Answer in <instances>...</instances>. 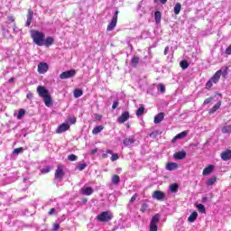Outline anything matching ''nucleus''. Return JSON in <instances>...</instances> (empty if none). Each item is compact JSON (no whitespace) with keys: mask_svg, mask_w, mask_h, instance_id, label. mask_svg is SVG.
Returning <instances> with one entry per match:
<instances>
[{"mask_svg":"<svg viewBox=\"0 0 231 231\" xmlns=\"http://www.w3.org/2000/svg\"><path fill=\"white\" fill-rule=\"evenodd\" d=\"M212 84H214V82L209 79V80L206 83V89H210V88H212Z\"/></svg>","mask_w":231,"mask_h":231,"instance_id":"nucleus-46","label":"nucleus"},{"mask_svg":"<svg viewBox=\"0 0 231 231\" xmlns=\"http://www.w3.org/2000/svg\"><path fill=\"white\" fill-rule=\"evenodd\" d=\"M59 228H60V225H59V224H54V225H53V230H54V231L59 230Z\"/></svg>","mask_w":231,"mask_h":231,"instance_id":"nucleus-53","label":"nucleus"},{"mask_svg":"<svg viewBox=\"0 0 231 231\" xmlns=\"http://www.w3.org/2000/svg\"><path fill=\"white\" fill-rule=\"evenodd\" d=\"M130 115L127 111L123 112L122 115L117 118V122L119 124H124L125 122H127V120L130 118Z\"/></svg>","mask_w":231,"mask_h":231,"instance_id":"nucleus-9","label":"nucleus"},{"mask_svg":"<svg viewBox=\"0 0 231 231\" xmlns=\"http://www.w3.org/2000/svg\"><path fill=\"white\" fill-rule=\"evenodd\" d=\"M102 158H107V152L102 154Z\"/></svg>","mask_w":231,"mask_h":231,"instance_id":"nucleus-61","label":"nucleus"},{"mask_svg":"<svg viewBox=\"0 0 231 231\" xmlns=\"http://www.w3.org/2000/svg\"><path fill=\"white\" fill-rule=\"evenodd\" d=\"M91 154H97V149L92 150Z\"/></svg>","mask_w":231,"mask_h":231,"instance_id":"nucleus-62","label":"nucleus"},{"mask_svg":"<svg viewBox=\"0 0 231 231\" xmlns=\"http://www.w3.org/2000/svg\"><path fill=\"white\" fill-rule=\"evenodd\" d=\"M208 199L207 198V197H203L202 198V201H203V203H205V201H207Z\"/></svg>","mask_w":231,"mask_h":231,"instance_id":"nucleus-60","label":"nucleus"},{"mask_svg":"<svg viewBox=\"0 0 231 231\" xmlns=\"http://www.w3.org/2000/svg\"><path fill=\"white\" fill-rule=\"evenodd\" d=\"M220 157L223 162H228V160H231V150H226L222 152Z\"/></svg>","mask_w":231,"mask_h":231,"instance_id":"nucleus-10","label":"nucleus"},{"mask_svg":"<svg viewBox=\"0 0 231 231\" xmlns=\"http://www.w3.org/2000/svg\"><path fill=\"white\" fill-rule=\"evenodd\" d=\"M214 100V97H208L207 99L204 100V106H207V104H210Z\"/></svg>","mask_w":231,"mask_h":231,"instance_id":"nucleus-47","label":"nucleus"},{"mask_svg":"<svg viewBox=\"0 0 231 231\" xmlns=\"http://www.w3.org/2000/svg\"><path fill=\"white\" fill-rule=\"evenodd\" d=\"M226 55H231V44L226 49Z\"/></svg>","mask_w":231,"mask_h":231,"instance_id":"nucleus-51","label":"nucleus"},{"mask_svg":"<svg viewBox=\"0 0 231 231\" xmlns=\"http://www.w3.org/2000/svg\"><path fill=\"white\" fill-rule=\"evenodd\" d=\"M154 19L157 24H160V23H162V13L160 11L155 12Z\"/></svg>","mask_w":231,"mask_h":231,"instance_id":"nucleus-24","label":"nucleus"},{"mask_svg":"<svg viewBox=\"0 0 231 231\" xmlns=\"http://www.w3.org/2000/svg\"><path fill=\"white\" fill-rule=\"evenodd\" d=\"M166 169H167V171H176V169H178V163H176V162H169L166 165Z\"/></svg>","mask_w":231,"mask_h":231,"instance_id":"nucleus-20","label":"nucleus"},{"mask_svg":"<svg viewBox=\"0 0 231 231\" xmlns=\"http://www.w3.org/2000/svg\"><path fill=\"white\" fill-rule=\"evenodd\" d=\"M97 219L101 223H107V221H111V219H113V214L108 211H104L97 216Z\"/></svg>","mask_w":231,"mask_h":231,"instance_id":"nucleus-2","label":"nucleus"},{"mask_svg":"<svg viewBox=\"0 0 231 231\" xmlns=\"http://www.w3.org/2000/svg\"><path fill=\"white\" fill-rule=\"evenodd\" d=\"M49 69L48 63L46 62H41L38 64V73L41 75H44Z\"/></svg>","mask_w":231,"mask_h":231,"instance_id":"nucleus-7","label":"nucleus"},{"mask_svg":"<svg viewBox=\"0 0 231 231\" xmlns=\"http://www.w3.org/2000/svg\"><path fill=\"white\" fill-rule=\"evenodd\" d=\"M167 53H169V46H167V47L164 49V55H167Z\"/></svg>","mask_w":231,"mask_h":231,"instance_id":"nucleus-58","label":"nucleus"},{"mask_svg":"<svg viewBox=\"0 0 231 231\" xmlns=\"http://www.w3.org/2000/svg\"><path fill=\"white\" fill-rule=\"evenodd\" d=\"M107 154H112L111 160L112 162H116L118 160V153H113L111 150L106 151Z\"/></svg>","mask_w":231,"mask_h":231,"instance_id":"nucleus-32","label":"nucleus"},{"mask_svg":"<svg viewBox=\"0 0 231 231\" xmlns=\"http://www.w3.org/2000/svg\"><path fill=\"white\" fill-rule=\"evenodd\" d=\"M54 40L53 37L49 36L46 39H43V46H46L47 48L51 46V44H53Z\"/></svg>","mask_w":231,"mask_h":231,"instance_id":"nucleus-17","label":"nucleus"},{"mask_svg":"<svg viewBox=\"0 0 231 231\" xmlns=\"http://www.w3.org/2000/svg\"><path fill=\"white\" fill-rule=\"evenodd\" d=\"M7 19H8V21H11V23H14V21H15L14 19V16H8Z\"/></svg>","mask_w":231,"mask_h":231,"instance_id":"nucleus-57","label":"nucleus"},{"mask_svg":"<svg viewBox=\"0 0 231 231\" xmlns=\"http://www.w3.org/2000/svg\"><path fill=\"white\" fill-rule=\"evenodd\" d=\"M100 118H102V116H97V120H100Z\"/></svg>","mask_w":231,"mask_h":231,"instance_id":"nucleus-64","label":"nucleus"},{"mask_svg":"<svg viewBox=\"0 0 231 231\" xmlns=\"http://www.w3.org/2000/svg\"><path fill=\"white\" fill-rule=\"evenodd\" d=\"M27 98H28L29 100H32V98H33V94L28 93V94H27Z\"/></svg>","mask_w":231,"mask_h":231,"instance_id":"nucleus-56","label":"nucleus"},{"mask_svg":"<svg viewBox=\"0 0 231 231\" xmlns=\"http://www.w3.org/2000/svg\"><path fill=\"white\" fill-rule=\"evenodd\" d=\"M144 111H145V107H143V106L139 107L136 111V116H142V115H143Z\"/></svg>","mask_w":231,"mask_h":231,"instance_id":"nucleus-38","label":"nucleus"},{"mask_svg":"<svg viewBox=\"0 0 231 231\" xmlns=\"http://www.w3.org/2000/svg\"><path fill=\"white\" fill-rule=\"evenodd\" d=\"M219 79H221V70H217L210 80L213 82V84H217V82H219Z\"/></svg>","mask_w":231,"mask_h":231,"instance_id":"nucleus-15","label":"nucleus"},{"mask_svg":"<svg viewBox=\"0 0 231 231\" xmlns=\"http://www.w3.org/2000/svg\"><path fill=\"white\" fill-rule=\"evenodd\" d=\"M228 69L226 68L223 71H221V75H223L224 77L227 75Z\"/></svg>","mask_w":231,"mask_h":231,"instance_id":"nucleus-55","label":"nucleus"},{"mask_svg":"<svg viewBox=\"0 0 231 231\" xmlns=\"http://www.w3.org/2000/svg\"><path fill=\"white\" fill-rule=\"evenodd\" d=\"M178 189H180V186L177 183L170 185V190L172 193L178 192Z\"/></svg>","mask_w":231,"mask_h":231,"instance_id":"nucleus-30","label":"nucleus"},{"mask_svg":"<svg viewBox=\"0 0 231 231\" xmlns=\"http://www.w3.org/2000/svg\"><path fill=\"white\" fill-rule=\"evenodd\" d=\"M116 107H118V101H114L113 105H112V109H116Z\"/></svg>","mask_w":231,"mask_h":231,"instance_id":"nucleus-52","label":"nucleus"},{"mask_svg":"<svg viewBox=\"0 0 231 231\" xmlns=\"http://www.w3.org/2000/svg\"><path fill=\"white\" fill-rule=\"evenodd\" d=\"M9 82H14V78H11V79H9Z\"/></svg>","mask_w":231,"mask_h":231,"instance_id":"nucleus-63","label":"nucleus"},{"mask_svg":"<svg viewBox=\"0 0 231 231\" xmlns=\"http://www.w3.org/2000/svg\"><path fill=\"white\" fill-rule=\"evenodd\" d=\"M222 133L226 134L227 133H231V125H226L222 128Z\"/></svg>","mask_w":231,"mask_h":231,"instance_id":"nucleus-39","label":"nucleus"},{"mask_svg":"<svg viewBox=\"0 0 231 231\" xmlns=\"http://www.w3.org/2000/svg\"><path fill=\"white\" fill-rule=\"evenodd\" d=\"M158 89L161 91V93H165V85L159 84L158 85Z\"/></svg>","mask_w":231,"mask_h":231,"instance_id":"nucleus-45","label":"nucleus"},{"mask_svg":"<svg viewBox=\"0 0 231 231\" xmlns=\"http://www.w3.org/2000/svg\"><path fill=\"white\" fill-rule=\"evenodd\" d=\"M150 231H158V224H150Z\"/></svg>","mask_w":231,"mask_h":231,"instance_id":"nucleus-43","label":"nucleus"},{"mask_svg":"<svg viewBox=\"0 0 231 231\" xmlns=\"http://www.w3.org/2000/svg\"><path fill=\"white\" fill-rule=\"evenodd\" d=\"M163 118H165V114L164 113H159L158 115H156L154 116V124H160L161 122H162Z\"/></svg>","mask_w":231,"mask_h":231,"instance_id":"nucleus-16","label":"nucleus"},{"mask_svg":"<svg viewBox=\"0 0 231 231\" xmlns=\"http://www.w3.org/2000/svg\"><path fill=\"white\" fill-rule=\"evenodd\" d=\"M180 12H181V4L177 3L174 6V14L175 15H180Z\"/></svg>","mask_w":231,"mask_h":231,"instance_id":"nucleus-28","label":"nucleus"},{"mask_svg":"<svg viewBox=\"0 0 231 231\" xmlns=\"http://www.w3.org/2000/svg\"><path fill=\"white\" fill-rule=\"evenodd\" d=\"M152 198L153 199H157L158 201H162V199H165V193H163V191L155 190L153 191Z\"/></svg>","mask_w":231,"mask_h":231,"instance_id":"nucleus-8","label":"nucleus"},{"mask_svg":"<svg viewBox=\"0 0 231 231\" xmlns=\"http://www.w3.org/2000/svg\"><path fill=\"white\" fill-rule=\"evenodd\" d=\"M216 181H217V179L216 177H212V178L208 179L206 183H207L208 187H212V185H214V183H216Z\"/></svg>","mask_w":231,"mask_h":231,"instance_id":"nucleus-31","label":"nucleus"},{"mask_svg":"<svg viewBox=\"0 0 231 231\" xmlns=\"http://www.w3.org/2000/svg\"><path fill=\"white\" fill-rule=\"evenodd\" d=\"M53 212H55V208H51V210L49 211V216H51Z\"/></svg>","mask_w":231,"mask_h":231,"instance_id":"nucleus-59","label":"nucleus"},{"mask_svg":"<svg viewBox=\"0 0 231 231\" xmlns=\"http://www.w3.org/2000/svg\"><path fill=\"white\" fill-rule=\"evenodd\" d=\"M82 95H83L82 90H80V89L74 90V97L75 98H80V97H82Z\"/></svg>","mask_w":231,"mask_h":231,"instance_id":"nucleus-35","label":"nucleus"},{"mask_svg":"<svg viewBox=\"0 0 231 231\" xmlns=\"http://www.w3.org/2000/svg\"><path fill=\"white\" fill-rule=\"evenodd\" d=\"M198 219V212L194 211L190 214V216L188 217L189 223H194Z\"/></svg>","mask_w":231,"mask_h":231,"instance_id":"nucleus-21","label":"nucleus"},{"mask_svg":"<svg viewBox=\"0 0 231 231\" xmlns=\"http://www.w3.org/2000/svg\"><path fill=\"white\" fill-rule=\"evenodd\" d=\"M23 151H24V149L23 147L16 148L14 150L13 154H21V152H23Z\"/></svg>","mask_w":231,"mask_h":231,"instance_id":"nucleus-42","label":"nucleus"},{"mask_svg":"<svg viewBox=\"0 0 231 231\" xmlns=\"http://www.w3.org/2000/svg\"><path fill=\"white\" fill-rule=\"evenodd\" d=\"M185 136H187V132H181L172 139V142H176V140H181L182 138H185Z\"/></svg>","mask_w":231,"mask_h":231,"instance_id":"nucleus-23","label":"nucleus"},{"mask_svg":"<svg viewBox=\"0 0 231 231\" xmlns=\"http://www.w3.org/2000/svg\"><path fill=\"white\" fill-rule=\"evenodd\" d=\"M76 73L77 72L75 71V69L67 70V71L62 72L60 75V79L61 80H66V79H73V77H75Z\"/></svg>","mask_w":231,"mask_h":231,"instance_id":"nucleus-4","label":"nucleus"},{"mask_svg":"<svg viewBox=\"0 0 231 231\" xmlns=\"http://www.w3.org/2000/svg\"><path fill=\"white\" fill-rule=\"evenodd\" d=\"M64 178V167L62 165H59L55 171V179L62 180Z\"/></svg>","mask_w":231,"mask_h":231,"instance_id":"nucleus-6","label":"nucleus"},{"mask_svg":"<svg viewBox=\"0 0 231 231\" xmlns=\"http://www.w3.org/2000/svg\"><path fill=\"white\" fill-rule=\"evenodd\" d=\"M68 129H69V124L63 123L62 125H60L58 127V129L56 130V133L58 134H60V133H66V131H68Z\"/></svg>","mask_w":231,"mask_h":231,"instance_id":"nucleus-11","label":"nucleus"},{"mask_svg":"<svg viewBox=\"0 0 231 231\" xmlns=\"http://www.w3.org/2000/svg\"><path fill=\"white\" fill-rule=\"evenodd\" d=\"M180 66L183 69H187V68H189V62H187V60H182L180 61Z\"/></svg>","mask_w":231,"mask_h":231,"instance_id":"nucleus-40","label":"nucleus"},{"mask_svg":"<svg viewBox=\"0 0 231 231\" xmlns=\"http://www.w3.org/2000/svg\"><path fill=\"white\" fill-rule=\"evenodd\" d=\"M43 102L47 107H50V106H51V96H50V94L45 96L43 97Z\"/></svg>","mask_w":231,"mask_h":231,"instance_id":"nucleus-22","label":"nucleus"},{"mask_svg":"<svg viewBox=\"0 0 231 231\" xmlns=\"http://www.w3.org/2000/svg\"><path fill=\"white\" fill-rule=\"evenodd\" d=\"M124 145H133V143H134V138H125L123 141Z\"/></svg>","mask_w":231,"mask_h":231,"instance_id":"nucleus-29","label":"nucleus"},{"mask_svg":"<svg viewBox=\"0 0 231 231\" xmlns=\"http://www.w3.org/2000/svg\"><path fill=\"white\" fill-rule=\"evenodd\" d=\"M37 93L42 98H44V97H48L50 95V91L42 86H38Z\"/></svg>","mask_w":231,"mask_h":231,"instance_id":"nucleus-5","label":"nucleus"},{"mask_svg":"<svg viewBox=\"0 0 231 231\" xmlns=\"http://www.w3.org/2000/svg\"><path fill=\"white\" fill-rule=\"evenodd\" d=\"M221 107V101H218L212 108L209 109V115H214Z\"/></svg>","mask_w":231,"mask_h":231,"instance_id":"nucleus-18","label":"nucleus"},{"mask_svg":"<svg viewBox=\"0 0 231 231\" xmlns=\"http://www.w3.org/2000/svg\"><path fill=\"white\" fill-rule=\"evenodd\" d=\"M102 131H104V126L103 125L96 126L92 130V134H98V133H102Z\"/></svg>","mask_w":231,"mask_h":231,"instance_id":"nucleus-25","label":"nucleus"},{"mask_svg":"<svg viewBox=\"0 0 231 231\" xmlns=\"http://www.w3.org/2000/svg\"><path fill=\"white\" fill-rule=\"evenodd\" d=\"M86 167H88V165H86V163L78 165L79 171H84V169H86Z\"/></svg>","mask_w":231,"mask_h":231,"instance_id":"nucleus-49","label":"nucleus"},{"mask_svg":"<svg viewBox=\"0 0 231 231\" xmlns=\"http://www.w3.org/2000/svg\"><path fill=\"white\" fill-rule=\"evenodd\" d=\"M199 212H201L202 214H205V212L207 211V209L205 208V206L203 204H197L196 205Z\"/></svg>","mask_w":231,"mask_h":231,"instance_id":"nucleus-34","label":"nucleus"},{"mask_svg":"<svg viewBox=\"0 0 231 231\" xmlns=\"http://www.w3.org/2000/svg\"><path fill=\"white\" fill-rule=\"evenodd\" d=\"M160 222V214H156L152 217L151 223L152 225H158Z\"/></svg>","mask_w":231,"mask_h":231,"instance_id":"nucleus-26","label":"nucleus"},{"mask_svg":"<svg viewBox=\"0 0 231 231\" xmlns=\"http://www.w3.org/2000/svg\"><path fill=\"white\" fill-rule=\"evenodd\" d=\"M154 3H161L162 5H165V3H167V0H154Z\"/></svg>","mask_w":231,"mask_h":231,"instance_id":"nucleus-54","label":"nucleus"},{"mask_svg":"<svg viewBox=\"0 0 231 231\" xmlns=\"http://www.w3.org/2000/svg\"><path fill=\"white\" fill-rule=\"evenodd\" d=\"M78 158L79 157H77V155H75V154H69L68 156V160H69V162H77Z\"/></svg>","mask_w":231,"mask_h":231,"instance_id":"nucleus-41","label":"nucleus"},{"mask_svg":"<svg viewBox=\"0 0 231 231\" xmlns=\"http://www.w3.org/2000/svg\"><path fill=\"white\" fill-rule=\"evenodd\" d=\"M186 157H187V152H185L184 151L178 152L173 154V158L175 160H183Z\"/></svg>","mask_w":231,"mask_h":231,"instance_id":"nucleus-13","label":"nucleus"},{"mask_svg":"<svg viewBox=\"0 0 231 231\" xmlns=\"http://www.w3.org/2000/svg\"><path fill=\"white\" fill-rule=\"evenodd\" d=\"M116 23H118V11H116L110 23L107 25V32H113L116 28Z\"/></svg>","mask_w":231,"mask_h":231,"instance_id":"nucleus-3","label":"nucleus"},{"mask_svg":"<svg viewBox=\"0 0 231 231\" xmlns=\"http://www.w3.org/2000/svg\"><path fill=\"white\" fill-rule=\"evenodd\" d=\"M212 171H214V165H209L203 170L202 174L203 176H208V174H210Z\"/></svg>","mask_w":231,"mask_h":231,"instance_id":"nucleus-19","label":"nucleus"},{"mask_svg":"<svg viewBox=\"0 0 231 231\" xmlns=\"http://www.w3.org/2000/svg\"><path fill=\"white\" fill-rule=\"evenodd\" d=\"M24 115H26V111L24 109H20L18 112L17 119L22 120Z\"/></svg>","mask_w":231,"mask_h":231,"instance_id":"nucleus-36","label":"nucleus"},{"mask_svg":"<svg viewBox=\"0 0 231 231\" xmlns=\"http://www.w3.org/2000/svg\"><path fill=\"white\" fill-rule=\"evenodd\" d=\"M149 208V205H147L146 203H143L141 207V212H147Z\"/></svg>","mask_w":231,"mask_h":231,"instance_id":"nucleus-44","label":"nucleus"},{"mask_svg":"<svg viewBox=\"0 0 231 231\" xmlns=\"http://www.w3.org/2000/svg\"><path fill=\"white\" fill-rule=\"evenodd\" d=\"M138 62H140V58L138 56H134L131 62L133 68H136V66H138Z\"/></svg>","mask_w":231,"mask_h":231,"instance_id":"nucleus-27","label":"nucleus"},{"mask_svg":"<svg viewBox=\"0 0 231 231\" xmlns=\"http://www.w3.org/2000/svg\"><path fill=\"white\" fill-rule=\"evenodd\" d=\"M112 183H113L114 185H118V183H120V176H118V175H114V176L112 177Z\"/></svg>","mask_w":231,"mask_h":231,"instance_id":"nucleus-33","label":"nucleus"},{"mask_svg":"<svg viewBox=\"0 0 231 231\" xmlns=\"http://www.w3.org/2000/svg\"><path fill=\"white\" fill-rule=\"evenodd\" d=\"M51 169L50 167H45L43 169H42V174H48V172H50Z\"/></svg>","mask_w":231,"mask_h":231,"instance_id":"nucleus-48","label":"nucleus"},{"mask_svg":"<svg viewBox=\"0 0 231 231\" xmlns=\"http://www.w3.org/2000/svg\"><path fill=\"white\" fill-rule=\"evenodd\" d=\"M76 122H77V118H76L75 116H69V117L67 118V123H68V124L72 125V124H75Z\"/></svg>","mask_w":231,"mask_h":231,"instance_id":"nucleus-37","label":"nucleus"},{"mask_svg":"<svg viewBox=\"0 0 231 231\" xmlns=\"http://www.w3.org/2000/svg\"><path fill=\"white\" fill-rule=\"evenodd\" d=\"M80 192L81 194H83V196H91V194H93V188L91 187L81 188Z\"/></svg>","mask_w":231,"mask_h":231,"instance_id":"nucleus-12","label":"nucleus"},{"mask_svg":"<svg viewBox=\"0 0 231 231\" xmlns=\"http://www.w3.org/2000/svg\"><path fill=\"white\" fill-rule=\"evenodd\" d=\"M138 197V195L137 194H134L132 198H131V199H130V203H134V201H136V198Z\"/></svg>","mask_w":231,"mask_h":231,"instance_id":"nucleus-50","label":"nucleus"},{"mask_svg":"<svg viewBox=\"0 0 231 231\" xmlns=\"http://www.w3.org/2000/svg\"><path fill=\"white\" fill-rule=\"evenodd\" d=\"M33 20V11L32 9L28 10L27 21L25 23V26H30L32 24V21Z\"/></svg>","mask_w":231,"mask_h":231,"instance_id":"nucleus-14","label":"nucleus"},{"mask_svg":"<svg viewBox=\"0 0 231 231\" xmlns=\"http://www.w3.org/2000/svg\"><path fill=\"white\" fill-rule=\"evenodd\" d=\"M31 35L34 44H37V46H44L45 35L42 32L32 31Z\"/></svg>","mask_w":231,"mask_h":231,"instance_id":"nucleus-1","label":"nucleus"}]
</instances>
